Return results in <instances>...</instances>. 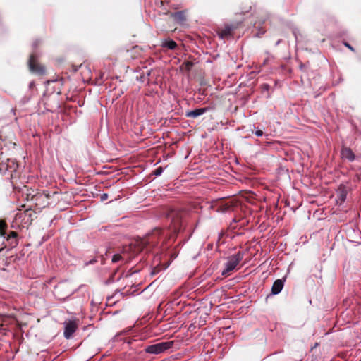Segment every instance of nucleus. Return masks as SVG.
I'll return each mask as SVG.
<instances>
[{
	"mask_svg": "<svg viewBox=\"0 0 361 361\" xmlns=\"http://www.w3.org/2000/svg\"><path fill=\"white\" fill-rule=\"evenodd\" d=\"M33 85H34V82H31L29 85L30 88H31Z\"/></svg>",
	"mask_w": 361,
	"mask_h": 361,
	"instance_id": "nucleus-22",
	"label": "nucleus"
},
{
	"mask_svg": "<svg viewBox=\"0 0 361 361\" xmlns=\"http://www.w3.org/2000/svg\"><path fill=\"white\" fill-rule=\"evenodd\" d=\"M173 345V341L161 342L147 346L145 351L149 354H159L171 348Z\"/></svg>",
	"mask_w": 361,
	"mask_h": 361,
	"instance_id": "nucleus-3",
	"label": "nucleus"
},
{
	"mask_svg": "<svg viewBox=\"0 0 361 361\" xmlns=\"http://www.w3.org/2000/svg\"><path fill=\"white\" fill-rule=\"evenodd\" d=\"M18 164L15 159H7L6 161H2L0 163V172L3 174L9 173L11 177L13 178V173L17 171Z\"/></svg>",
	"mask_w": 361,
	"mask_h": 361,
	"instance_id": "nucleus-4",
	"label": "nucleus"
},
{
	"mask_svg": "<svg viewBox=\"0 0 361 361\" xmlns=\"http://www.w3.org/2000/svg\"><path fill=\"white\" fill-rule=\"evenodd\" d=\"M345 46H346L347 47H348L350 50H353V48L347 42H345Z\"/></svg>",
	"mask_w": 361,
	"mask_h": 361,
	"instance_id": "nucleus-21",
	"label": "nucleus"
},
{
	"mask_svg": "<svg viewBox=\"0 0 361 361\" xmlns=\"http://www.w3.org/2000/svg\"><path fill=\"white\" fill-rule=\"evenodd\" d=\"M16 237H17V233L15 231H11L7 238H16Z\"/></svg>",
	"mask_w": 361,
	"mask_h": 361,
	"instance_id": "nucleus-19",
	"label": "nucleus"
},
{
	"mask_svg": "<svg viewBox=\"0 0 361 361\" xmlns=\"http://www.w3.org/2000/svg\"><path fill=\"white\" fill-rule=\"evenodd\" d=\"M168 235L166 231H162L159 228H155L149 233L147 234L145 237L135 240L130 246L133 247V253L137 254L138 252L146 250L147 252L151 250L158 245L159 241L163 243L165 240V237Z\"/></svg>",
	"mask_w": 361,
	"mask_h": 361,
	"instance_id": "nucleus-1",
	"label": "nucleus"
},
{
	"mask_svg": "<svg viewBox=\"0 0 361 361\" xmlns=\"http://www.w3.org/2000/svg\"><path fill=\"white\" fill-rule=\"evenodd\" d=\"M63 325V336L66 339H69L72 337L73 334L75 332V331L78 329L77 323L74 320H68L65 321Z\"/></svg>",
	"mask_w": 361,
	"mask_h": 361,
	"instance_id": "nucleus-7",
	"label": "nucleus"
},
{
	"mask_svg": "<svg viewBox=\"0 0 361 361\" xmlns=\"http://www.w3.org/2000/svg\"><path fill=\"white\" fill-rule=\"evenodd\" d=\"M233 30V26L226 25L224 29L219 31L218 35L220 37V39H224L231 35Z\"/></svg>",
	"mask_w": 361,
	"mask_h": 361,
	"instance_id": "nucleus-10",
	"label": "nucleus"
},
{
	"mask_svg": "<svg viewBox=\"0 0 361 361\" xmlns=\"http://www.w3.org/2000/svg\"><path fill=\"white\" fill-rule=\"evenodd\" d=\"M284 286V282L281 279L276 280L271 288V293L273 295H277L282 290Z\"/></svg>",
	"mask_w": 361,
	"mask_h": 361,
	"instance_id": "nucleus-8",
	"label": "nucleus"
},
{
	"mask_svg": "<svg viewBox=\"0 0 361 361\" xmlns=\"http://www.w3.org/2000/svg\"><path fill=\"white\" fill-rule=\"evenodd\" d=\"M193 63L190 61H186L183 64V66L185 67V70L189 71L192 66Z\"/></svg>",
	"mask_w": 361,
	"mask_h": 361,
	"instance_id": "nucleus-17",
	"label": "nucleus"
},
{
	"mask_svg": "<svg viewBox=\"0 0 361 361\" xmlns=\"http://www.w3.org/2000/svg\"><path fill=\"white\" fill-rule=\"evenodd\" d=\"M28 66L30 71L33 73L44 75L45 73L44 68L38 63L37 56L34 53L30 56Z\"/></svg>",
	"mask_w": 361,
	"mask_h": 361,
	"instance_id": "nucleus-5",
	"label": "nucleus"
},
{
	"mask_svg": "<svg viewBox=\"0 0 361 361\" xmlns=\"http://www.w3.org/2000/svg\"><path fill=\"white\" fill-rule=\"evenodd\" d=\"M161 46L170 50H173L176 48L177 44L172 39L165 40L162 42Z\"/></svg>",
	"mask_w": 361,
	"mask_h": 361,
	"instance_id": "nucleus-13",
	"label": "nucleus"
},
{
	"mask_svg": "<svg viewBox=\"0 0 361 361\" xmlns=\"http://www.w3.org/2000/svg\"><path fill=\"white\" fill-rule=\"evenodd\" d=\"M6 228V224L4 221L0 220V236L5 238V229Z\"/></svg>",
	"mask_w": 361,
	"mask_h": 361,
	"instance_id": "nucleus-14",
	"label": "nucleus"
},
{
	"mask_svg": "<svg viewBox=\"0 0 361 361\" xmlns=\"http://www.w3.org/2000/svg\"><path fill=\"white\" fill-rule=\"evenodd\" d=\"M255 135L257 137H261L263 135V131L259 130V129H257L255 132H254Z\"/></svg>",
	"mask_w": 361,
	"mask_h": 361,
	"instance_id": "nucleus-18",
	"label": "nucleus"
},
{
	"mask_svg": "<svg viewBox=\"0 0 361 361\" xmlns=\"http://www.w3.org/2000/svg\"><path fill=\"white\" fill-rule=\"evenodd\" d=\"M341 157L343 159H346L350 161H353L355 159V154L353 151L348 147H344L341 149Z\"/></svg>",
	"mask_w": 361,
	"mask_h": 361,
	"instance_id": "nucleus-9",
	"label": "nucleus"
},
{
	"mask_svg": "<svg viewBox=\"0 0 361 361\" xmlns=\"http://www.w3.org/2000/svg\"><path fill=\"white\" fill-rule=\"evenodd\" d=\"M100 198H101V200H102V201H104V200H107V198H108V194H106V193H103V194L101 195Z\"/></svg>",
	"mask_w": 361,
	"mask_h": 361,
	"instance_id": "nucleus-20",
	"label": "nucleus"
},
{
	"mask_svg": "<svg viewBox=\"0 0 361 361\" xmlns=\"http://www.w3.org/2000/svg\"><path fill=\"white\" fill-rule=\"evenodd\" d=\"M207 111L206 108L196 109L192 111H188L186 116L189 118H197Z\"/></svg>",
	"mask_w": 361,
	"mask_h": 361,
	"instance_id": "nucleus-11",
	"label": "nucleus"
},
{
	"mask_svg": "<svg viewBox=\"0 0 361 361\" xmlns=\"http://www.w3.org/2000/svg\"><path fill=\"white\" fill-rule=\"evenodd\" d=\"M37 43H38L37 42H35L33 43V46H34V47H36V46L37 45Z\"/></svg>",
	"mask_w": 361,
	"mask_h": 361,
	"instance_id": "nucleus-23",
	"label": "nucleus"
},
{
	"mask_svg": "<svg viewBox=\"0 0 361 361\" xmlns=\"http://www.w3.org/2000/svg\"><path fill=\"white\" fill-rule=\"evenodd\" d=\"M172 16L174 20L180 24L183 23L186 20L185 13L183 11L173 13H172Z\"/></svg>",
	"mask_w": 361,
	"mask_h": 361,
	"instance_id": "nucleus-12",
	"label": "nucleus"
},
{
	"mask_svg": "<svg viewBox=\"0 0 361 361\" xmlns=\"http://www.w3.org/2000/svg\"><path fill=\"white\" fill-rule=\"evenodd\" d=\"M168 219L171 221V228L173 233H178L181 228L180 216L178 212L172 210L168 214Z\"/></svg>",
	"mask_w": 361,
	"mask_h": 361,
	"instance_id": "nucleus-6",
	"label": "nucleus"
},
{
	"mask_svg": "<svg viewBox=\"0 0 361 361\" xmlns=\"http://www.w3.org/2000/svg\"><path fill=\"white\" fill-rule=\"evenodd\" d=\"M164 170V169L162 166H159L152 172V174L155 176H159L163 173Z\"/></svg>",
	"mask_w": 361,
	"mask_h": 361,
	"instance_id": "nucleus-15",
	"label": "nucleus"
},
{
	"mask_svg": "<svg viewBox=\"0 0 361 361\" xmlns=\"http://www.w3.org/2000/svg\"><path fill=\"white\" fill-rule=\"evenodd\" d=\"M122 256L119 254H115L112 257V262L116 263L121 260Z\"/></svg>",
	"mask_w": 361,
	"mask_h": 361,
	"instance_id": "nucleus-16",
	"label": "nucleus"
},
{
	"mask_svg": "<svg viewBox=\"0 0 361 361\" xmlns=\"http://www.w3.org/2000/svg\"><path fill=\"white\" fill-rule=\"evenodd\" d=\"M243 258V254L240 252L229 257L228 261L225 263V269L221 271V275L228 276L231 271L235 269Z\"/></svg>",
	"mask_w": 361,
	"mask_h": 361,
	"instance_id": "nucleus-2",
	"label": "nucleus"
},
{
	"mask_svg": "<svg viewBox=\"0 0 361 361\" xmlns=\"http://www.w3.org/2000/svg\"><path fill=\"white\" fill-rule=\"evenodd\" d=\"M23 215V214H18L17 216H21Z\"/></svg>",
	"mask_w": 361,
	"mask_h": 361,
	"instance_id": "nucleus-24",
	"label": "nucleus"
}]
</instances>
